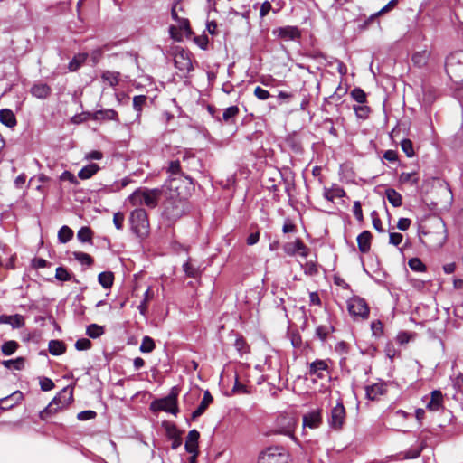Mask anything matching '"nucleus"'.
I'll use <instances>...</instances> for the list:
<instances>
[{
    "mask_svg": "<svg viewBox=\"0 0 463 463\" xmlns=\"http://www.w3.org/2000/svg\"><path fill=\"white\" fill-rule=\"evenodd\" d=\"M398 4V0H391L386 5H384L381 10L376 12L375 14H372L370 19H373L375 17H378L383 14H386L392 10Z\"/></svg>",
    "mask_w": 463,
    "mask_h": 463,
    "instance_id": "46",
    "label": "nucleus"
},
{
    "mask_svg": "<svg viewBox=\"0 0 463 463\" xmlns=\"http://www.w3.org/2000/svg\"><path fill=\"white\" fill-rule=\"evenodd\" d=\"M401 147L408 157H412L414 156L413 145L410 139H403L401 142Z\"/></svg>",
    "mask_w": 463,
    "mask_h": 463,
    "instance_id": "48",
    "label": "nucleus"
},
{
    "mask_svg": "<svg viewBox=\"0 0 463 463\" xmlns=\"http://www.w3.org/2000/svg\"><path fill=\"white\" fill-rule=\"evenodd\" d=\"M345 418V409L342 402H337V404L331 409L328 424L333 429L340 430L344 424Z\"/></svg>",
    "mask_w": 463,
    "mask_h": 463,
    "instance_id": "11",
    "label": "nucleus"
},
{
    "mask_svg": "<svg viewBox=\"0 0 463 463\" xmlns=\"http://www.w3.org/2000/svg\"><path fill=\"white\" fill-rule=\"evenodd\" d=\"M289 455L282 447H269L262 451L258 463H288Z\"/></svg>",
    "mask_w": 463,
    "mask_h": 463,
    "instance_id": "5",
    "label": "nucleus"
},
{
    "mask_svg": "<svg viewBox=\"0 0 463 463\" xmlns=\"http://www.w3.org/2000/svg\"><path fill=\"white\" fill-rule=\"evenodd\" d=\"M399 180L402 184L410 183L411 184H417L419 178L415 172H411V173L403 172L400 175Z\"/></svg>",
    "mask_w": 463,
    "mask_h": 463,
    "instance_id": "40",
    "label": "nucleus"
},
{
    "mask_svg": "<svg viewBox=\"0 0 463 463\" xmlns=\"http://www.w3.org/2000/svg\"><path fill=\"white\" fill-rule=\"evenodd\" d=\"M48 349L52 355H61L65 353L66 346L62 341L51 340L48 345Z\"/></svg>",
    "mask_w": 463,
    "mask_h": 463,
    "instance_id": "28",
    "label": "nucleus"
},
{
    "mask_svg": "<svg viewBox=\"0 0 463 463\" xmlns=\"http://www.w3.org/2000/svg\"><path fill=\"white\" fill-rule=\"evenodd\" d=\"M95 417H96V412L94 411H90V410L82 411L79 412L77 415V419L79 420H88L94 419Z\"/></svg>",
    "mask_w": 463,
    "mask_h": 463,
    "instance_id": "59",
    "label": "nucleus"
},
{
    "mask_svg": "<svg viewBox=\"0 0 463 463\" xmlns=\"http://www.w3.org/2000/svg\"><path fill=\"white\" fill-rule=\"evenodd\" d=\"M0 122L6 127L12 128L16 125V118L12 110L4 109L0 110Z\"/></svg>",
    "mask_w": 463,
    "mask_h": 463,
    "instance_id": "24",
    "label": "nucleus"
},
{
    "mask_svg": "<svg viewBox=\"0 0 463 463\" xmlns=\"http://www.w3.org/2000/svg\"><path fill=\"white\" fill-rule=\"evenodd\" d=\"M371 239L372 235L370 232L364 231L357 237V243L359 250L363 253H366L370 250L371 248Z\"/></svg>",
    "mask_w": 463,
    "mask_h": 463,
    "instance_id": "22",
    "label": "nucleus"
},
{
    "mask_svg": "<svg viewBox=\"0 0 463 463\" xmlns=\"http://www.w3.org/2000/svg\"><path fill=\"white\" fill-rule=\"evenodd\" d=\"M426 408L430 411H438L443 408V394L439 390H434L430 398L426 402Z\"/></svg>",
    "mask_w": 463,
    "mask_h": 463,
    "instance_id": "14",
    "label": "nucleus"
},
{
    "mask_svg": "<svg viewBox=\"0 0 463 463\" xmlns=\"http://www.w3.org/2000/svg\"><path fill=\"white\" fill-rule=\"evenodd\" d=\"M348 311L354 317L365 319L369 316V307L366 301L359 297L352 298L347 303Z\"/></svg>",
    "mask_w": 463,
    "mask_h": 463,
    "instance_id": "9",
    "label": "nucleus"
},
{
    "mask_svg": "<svg viewBox=\"0 0 463 463\" xmlns=\"http://www.w3.org/2000/svg\"><path fill=\"white\" fill-rule=\"evenodd\" d=\"M255 97L260 100H266L269 98L270 94L268 90L257 86L254 90Z\"/></svg>",
    "mask_w": 463,
    "mask_h": 463,
    "instance_id": "56",
    "label": "nucleus"
},
{
    "mask_svg": "<svg viewBox=\"0 0 463 463\" xmlns=\"http://www.w3.org/2000/svg\"><path fill=\"white\" fill-rule=\"evenodd\" d=\"M351 96L355 101H357L360 104H364L366 101V94L360 88L354 89L351 92Z\"/></svg>",
    "mask_w": 463,
    "mask_h": 463,
    "instance_id": "47",
    "label": "nucleus"
},
{
    "mask_svg": "<svg viewBox=\"0 0 463 463\" xmlns=\"http://www.w3.org/2000/svg\"><path fill=\"white\" fill-rule=\"evenodd\" d=\"M186 203L182 199H170L165 201L162 217L169 223H173L180 219L185 213Z\"/></svg>",
    "mask_w": 463,
    "mask_h": 463,
    "instance_id": "4",
    "label": "nucleus"
},
{
    "mask_svg": "<svg viewBox=\"0 0 463 463\" xmlns=\"http://www.w3.org/2000/svg\"><path fill=\"white\" fill-rule=\"evenodd\" d=\"M430 57V52L427 50H422L420 52H417L412 55V62L414 65L421 68L425 66L428 62Z\"/></svg>",
    "mask_w": 463,
    "mask_h": 463,
    "instance_id": "27",
    "label": "nucleus"
},
{
    "mask_svg": "<svg viewBox=\"0 0 463 463\" xmlns=\"http://www.w3.org/2000/svg\"><path fill=\"white\" fill-rule=\"evenodd\" d=\"M183 269L188 277L196 278L199 274V270L191 262L186 261L183 265Z\"/></svg>",
    "mask_w": 463,
    "mask_h": 463,
    "instance_id": "50",
    "label": "nucleus"
},
{
    "mask_svg": "<svg viewBox=\"0 0 463 463\" xmlns=\"http://www.w3.org/2000/svg\"><path fill=\"white\" fill-rule=\"evenodd\" d=\"M50 92V87L44 83L35 84L31 89L32 95L38 99H45L49 96Z\"/></svg>",
    "mask_w": 463,
    "mask_h": 463,
    "instance_id": "26",
    "label": "nucleus"
},
{
    "mask_svg": "<svg viewBox=\"0 0 463 463\" xmlns=\"http://www.w3.org/2000/svg\"><path fill=\"white\" fill-rule=\"evenodd\" d=\"M322 421L321 412L319 411H312L303 416V426L310 429L319 427Z\"/></svg>",
    "mask_w": 463,
    "mask_h": 463,
    "instance_id": "17",
    "label": "nucleus"
},
{
    "mask_svg": "<svg viewBox=\"0 0 463 463\" xmlns=\"http://www.w3.org/2000/svg\"><path fill=\"white\" fill-rule=\"evenodd\" d=\"M60 180L61 181H68V182H70L71 184H78L77 177L72 173H71L70 171H64L61 175Z\"/></svg>",
    "mask_w": 463,
    "mask_h": 463,
    "instance_id": "60",
    "label": "nucleus"
},
{
    "mask_svg": "<svg viewBox=\"0 0 463 463\" xmlns=\"http://www.w3.org/2000/svg\"><path fill=\"white\" fill-rule=\"evenodd\" d=\"M100 78L106 85L115 88L120 81L121 74L118 71H104Z\"/></svg>",
    "mask_w": 463,
    "mask_h": 463,
    "instance_id": "19",
    "label": "nucleus"
},
{
    "mask_svg": "<svg viewBox=\"0 0 463 463\" xmlns=\"http://www.w3.org/2000/svg\"><path fill=\"white\" fill-rule=\"evenodd\" d=\"M159 194L157 189L139 188L128 196V201L133 206L146 205L155 208L158 203Z\"/></svg>",
    "mask_w": 463,
    "mask_h": 463,
    "instance_id": "1",
    "label": "nucleus"
},
{
    "mask_svg": "<svg viewBox=\"0 0 463 463\" xmlns=\"http://www.w3.org/2000/svg\"><path fill=\"white\" fill-rule=\"evenodd\" d=\"M345 195V192L341 187H335L332 189H326L324 193V196L326 200L332 202L335 198H342Z\"/></svg>",
    "mask_w": 463,
    "mask_h": 463,
    "instance_id": "32",
    "label": "nucleus"
},
{
    "mask_svg": "<svg viewBox=\"0 0 463 463\" xmlns=\"http://www.w3.org/2000/svg\"><path fill=\"white\" fill-rule=\"evenodd\" d=\"M125 215L121 212L115 213L113 215V223L117 230L121 231L124 227Z\"/></svg>",
    "mask_w": 463,
    "mask_h": 463,
    "instance_id": "51",
    "label": "nucleus"
},
{
    "mask_svg": "<svg viewBox=\"0 0 463 463\" xmlns=\"http://www.w3.org/2000/svg\"><path fill=\"white\" fill-rule=\"evenodd\" d=\"M23 393L19 391L13 392L11 395L6 396L0 400L1 403L7 402L9 401H14L15 403L19 402L23 400Z\"/></svg>",
    "mask_w": 463,
    "mask_h": 463,
    "instance_id": "55",
    "label": "nucleus"
},
{
    "mask_svg": "<svg viewBox=\"0 0 463 463\" xmlns=\"http://www.w3.org/2000/svg\"><path fill=\"white\" fill-rule=\"evenodd\" d=\"M271 10V4L269 1H265L261 4L260 8V16L265 17Z\"/></svg>",
    "mask_w": 463,
    "mask_h": 463,
    "instance_id": "64",
    "label": "nucleus"
},
{
    "mask_svg": "<svg viewBox=\"0 0 463 463\" xmlns=\"http://www.w3.org/2000/svg\"><path fill=\"white\" fill-rule=\"evenodd\" d=\"M278 36L285 41H294L300 37V31L296 26L279 27L274 31Z\"/></svg>",
    "mask_w": 463,
    "mask_h": 463,
    "instance_id": "15",
    "label": "nucleus"
},
{
    "mask_svg": "<svg viewBox=\"0 0 463 463\" xmlns=\"http://www.w3.org/2000/svg\"><path fill=\"white\" fill-rule=\"evenodd\" d=\"M18 347L19 344L16 341L10 340L2 345L1 351L5 355H11L18 349Z\"/></svg>",
    "mask_w": 463,
    "mask_h": 463,
    "instance_id": "37",
    "label": "nucleus"
},
{
    "mask_svg": "<svg viewBox=\"0 0 463 463\" xmlns=\"http://www.w3.org/2000/svg\"><path fill=\"white\" fill-rule=\"evenodd\" d=\"M307 373L311 376H316L318 379L326 378L329 373V367L326 360L317 359L314 362L307 364Z\"/></svg>",
    "mask_w": 463,
    "mask_h": 463,
    "instance_id": "12",
    "label": "nucleus"
},
{
    "mask_svg": "<svg viewBox=\"0 0 463 463\" xmlns=\"http://www.w3.org/2000/svg\"><path fill=\"white\" fill-rule=\"evenodd\" d=\"M175 24H173L169 28V33L171 38L175 41L180 42L183 40L184 35L191 33L189 22L185 18L177 19Z\"/></svg>",
    "mask_w": 463,
    "mask_h": 463,
    "instance_id": "10",
    "label": "nucleus"
},
{
    "mask_svg": "<svg viewBox=\"0 0 463 463\" xmlns=\"http://www.w3.org/2000/svg\"><path fill=\"white\" fill-rule=\"evenodd\" d=\"M213 396L210 392L207 390L203 393V400L201 401L197 409L193 412L192 418L196 419L204 413L208 406L213 402Z\"/></svg>",
    "mask_w": 463,
    "mask_h": 463,
    "instance_id": "21",
    "label": "nucleus"
},
{
    "mask_svg": "<svg viewBox=\"0 0 463 463\" xmlns=\"http://www.w3.org/2000/svg\"><path fill=\"white\" fill-rule=\"evenodd\" d=\"M386 197H387L389 203L394 207H399L402 203V195L398 192H396L394 189H392V188L387 189L386 190Z\"/></svg>",
    "mask_w": 463,
    "mask_h": 463,
    "instance_id": "31",
    "label": "nucleus"
},
{
    "mask_svg": "<svg viewBox=\"0 0 463 463\" xmlns=\"http://www.w3.org/2000/svg\"><path fill=\"white\" fill-rule=\"evenodd\" d=\"M199 438L200 433L196 430H192L188 432L184 444L185 450L188 453L194 454V456H196Z\"/></svg>",
    "mask_w": 463,
    "mask_h": 463,
    "instance_id": "16",
    "label": "nucleus"
},
{
    "mask_svg": "<svg viewBox=\"0 0 463 463\" xmlns=\"http://www.w3.org/2000/svg\"><path fill=\"white\" fill-rule=\"evenodd\" d=\"M371 216H372V222H373V228L376 231H378L379 232H383V229L382 227V221L379 218L378 213H376V211H373L372 213H371Z\"/></svg>",
    "mask_w": 463,
    "mask_h": 463,
    "instance_id": "57",
    "label": "nucleus"
},
{
    "mask_svg": "<svg viewBox=\"0 0 463 463\" xmlns=\"http://www.w3.org/2000/svg\"><path fill=\"white\" fill-rule=\"evenodd\" d=\"M93 118L96 120L109 119V120L118 121V112L112 109H100V110H97L94 113Z\"/></svg>",
    "mask_w": 463,
    "mask_h": 463,
    "instance_id": "23",
    "label": "nucleus"
},
{
    "mask_svg": "<svg viewBox=\"0 0 463 463\" xmlns=\"http://www.w3.org/2000/svg\"><path fill=\"white\" fill-rule=\"evenodd\" d=\"M72 390H69L68 388L62 389L61 392L53 398L45 410L41 412V417L43 418L45 413L56 412L59 409L67 406L72 401Z\"/></svg>",
    "mask_w": 463,
    "mask_h": 463,
    "instance_id": "7",
    "label": "nucleus"
},
{
    "mask_svg": "<svg viewBox=\"0 0 463 463\" xmlns=\"http://www.w3.org/2000/svg\"><path fill=\"white\" fill-rule=\"evenodd\" d=\"M239 108L237 106H231L224 109L222 119L226 123H231L239 114Z\"/></svg>",
    "mask_w": 463,
    "mask_h": 463,
    "instance_id": "36",
    "label": "nucleus"
},
{
    "mask_svg": "<svg viewBox=\"0 0 463 463\" xmlns=\"http://www.w3.org/2000/svg\"><path fill=\"white\" fill-rule=\"evenodd\" d=\"M403 236L398 232H391L389 235V242L394 246H398L402 241Z\"/></svg>",
    "mask_w": 463,
    "mask_h": 463,
    "instance_id": "61",
    "label": "nucleus"
},
{
    "mask_svg": "<svg viewBox=\"0 0 463 463\" xmlns=\"http://www.w3.org/2000/svg\"><path fill=\"white\" fill-rule=\"evenodd\" d=\"M371 329L374 336H380L383 333L382 323L380 321L372 322Z\"/></svg>",
    "mask_w": 463,
    "mask_h": 463,
    "instance_id": "62",
    "label": "nucleus"
},
{
    "mask_svg": "<svg viewBox=\"0 0 463 463\" xmlns=\"http://www.w3.org/2000/svg\"><path fill=\"white\" fill-rule=\"evenodd\" d=\"M408 265L413 271L423 272L426 270V265L419 258L410 259Z\"/></svg>",
    "mask_w": 463,
    "mask_h": 463,
    "instance_id": "42",
    "label": "nucleus"
},
{
    "mask_svg": "<svg viewBox=\"0 0 463 463\" xmlns=\"http://www.w3.org/2000/svg\"><path fill=\"white\" fill-rule=\"evenodd\" d=\"M386 392L385 385L382 383H374L365 387L366 397L372 401L378 399Z\"/></svg>",
    "mask_w": 463,
    "mask_h": 463,
    "instance_id": "20",
    "label": "nucleus"
},
{
    "mask_svg": "<svg viewBox=\"0 0 463 463\" xmlns=\"http://www.w3.org/2000/svg\"><path fill=\"white\" fill-rule=\"evenodd\" d=\"M174 63L175 68L183 74H186L193 70L191 53L182 48L175 51Z\"/></svg>",
    "mask_w": 463,
    "mask_h": 463,
    "instance_id": "8",
    "label": "nucleus"
},
{
    "mask_svg": "<svg viewBox=\"0 0 463 463\" xmlns=\"http://www.w3.org/2000/svg\"><path fill=\"white\" fill-rule=\"evenodd\" d=\"M74 345L78 351H85L91 347V342L88 338H80L76 341Z\"/></svg>",
    "mask_w": 463,
    "mask_h": 463,
    "instance_id": "52",
    "label": "nucleus"
},
{
    "mask_svg": "<svg viewBox=\"0 0 463 463\" xmlns=\"http://www.w3.org/2000/svg\"><path fill=\"white\" fill-rule=\"evenodd\" d=\"M2 364L7 369L22 370L24 366V359L18 357L16 359L5 360Z\"/></svg>",
    "mask_w": 463,
    "mask_h": 463,
    "instance_id": "35",
    "label": "nucleus"
},
{
    "mask_svg": "<svg viewBox=\"0 0 463 463\" xmlns=\"http://www.w3.org/2000/svg\"><path fill=\"white\" fill-rule=\"evenodd\" d=\"M99 283L104 288H110L113 285L114 275L111 271H103L98 276Z\"/></svg>",
    "mask_w": 463,
    "mask_h": 463,
    "instance_id": "29",
    "label": "nucleus"
},
{
    "mask_svg": "<svg viewBox=\"0 0 463 463\" xmlns=\"http://www.w3.org/2000/svg\"><path fill=\"white\" fill-rule=\"evenodd\" d=\"M55 278L60 281H69L71 279V274L63 267H58L55 271Z\"/></svg>",
    "mask_w": 463,
    "mask_h": 463,
    "instance_id": "45",
    "label": "nucleus"
},
{
    "mask_svg": "<svg viewBox=\"0 0 463 463\" xmlns=\"http://www.w3.org/2000/svg\"><path fill=\"white\" fill-rule=\"evenodd\" d=\"M422 450V447L411 448L403 452V458L414 459L420 457Z\"/></svg>",
    "mask_w": 463,
    "mask_h": 463,
    "instance_id": "49",
    "label": "nucleus"
},
{
    "mask_svg": "<svg viewBox=\"0 0 463 463\" xmlns=\"http://www.w3.org/2000/svg\"><path fill=\"white\" fill-rule=\"evenodd\" d=\"M87 54L80 53L73 57V59L69 62L68 69L71 71H77L86 61Z\"/></svg>",
    "mask_w": 463,
    "mask_h": 463,
    "instance_id": "33",
    "label": "nucleus"
},
{
    "mask_svg": "<svg viewBox=\"0 0 463 463\" xmlns=\"http://www.w3.org/2000/svg\"><path fill=\"white\" fill-rule=\"evenodd\" d=\"M86 334L91 338H98L104 334V329L97 324H90L87 326Z\"/></svg>",
    "mask_w": 463,
    "mask_h": 463,
    "instance_id": "38",
    "label": "nucleus"
},
{
    "mask_svg": "<svg viewBox=\"0 0 463 463\" xmlns=\"http://www.w3.org/2000/svg\"><path fill=\"white\" fill-rule=\"evenodd\" d=\"M77 238L81 242L91 241L92 232L89 227H81L77 233Z\"/></svg>",
    "mask_w": 463,
    "mask_h": 463,
    "instance_id": "41",
    "label": "nucleus"
},
{
    "mask_svg": "<svg viewBox=\"0 0 463 463\" xmlns=\"http://www.w3.org/2000/svg\"><path fill=\"white\" fill-rule=\"evenodd\" d=\"M448 75L454 80L463 79V52L449 55L445 63Z\"/></svg>",
    "mask_w": 463,
    "mask_h": 463,
    "instance_id": "6",
    "label": "nucleus"
},
{
    "mask_svg": "<svg viewBox=\"0 0 463 463\" xmlns=\"http://www.w3.org/2000/svg\"><path fill=\"white\" fill-rule=\"evenodd\" d=\"M72 237L73 231L66 225H63L58 232V240L61 243L68 242Z\"/></svg>",
    "mask_w": 463,
    "mask_h": 463,
    "instance_id": "34",
    "label": "nucleus"
},
{
    "mask_svg": "<svg viewBox=\"0 0 463 463\" xmlns=\"http://www.w3.org/2000/svg\"><path fill=\"white\" fill-rule=\"evenodd\" d=\"M99 170V165L97 164L91 163L82 167L79 171L78 176L80 179L86 180L92 177Z\"/></svg>",
    "mask_w": 463,
    "mask_h": 463,
    "instance_id": "25",
    "label": "nucleus"
},
{
    "mask_svg": "<svg viewBox=\"0 0 463 463\" xmlns=\"http://www.w3.org/2000/svg\"><path fill=\"white\" fill-rule=\"evenodd\" d=\"M40 386L42 391L48 392L54 388V383L47 377H43L40 379Z\"/></svg>",
    "mask_w": 463,
    "mask_h": 463,
    "instance_id": "54",
    "label": "nucleus"
},
{
    "mask_svg": "<svg viewBox=\"0 0 463 463\" xmlns=\"http://www.w3.org/2000/svg\"><path fill=\"white\" fill-rule=\"evenodd\" d=\"M72 255L82 265L90 266L93 263V259L88 253L74 251Z\"/></svg>",
    "mask_w": 463,
    "mask_h": 463,
    "instance_id": "39",
    "label": "nucleus"
},
{
    "mask_svg": "<svg viewBox=\"0 0 463 463\" xmlns=\"http://www.w3.org/2000/svg\"><path fill=\"white\" fill-rule=\"evenodd\" d=\"M353 212H354V215L355 216V218L358 221L363 220V212H362V207H361V203L359 201H355L354 203Z\"/></svg>",
    "mask_w": 463,
    "mask_h": 463,
    "instance_id": "63",
    "label": "nucleus"
},
{
    "mask_svg": "<svg viewBox=\"0 0 463 463\" xmlns=\"http://www.w3.org/2000/svg\"><path fill=\"white\" fill-rule=\"evenodd\" d=\"M167 172L172 175L181 174V165L179 160H173L169 162Z\"/></svg>",
    "mask_w": 463,
    "mask_h": 463,
    "instance_id": "53",
    "label": "nucleus"
},
{
    "mask_svg": "<svg viewBox=\"0 0 463 463\" xmlns=\"http://www.w3.org/2000/svg\"><path fill=\"white\" fill-rule=\"evenodd\" d=\"M283 250L288 256H295L296 254H298L306 258L309 255V249L300 239H297L293 242L285 243L283 245Z\"/></svg>",
    "mask_w": 463,
    "mask_h": 463,
    "instance_id": "13",
    "label": "nucleus"
},
{
    "mask_svg": "<svg viewBox=\"0 0 463 463\" xmlns=\"http://www.w3.org/2000/svg\"><path fill=\"white\" fill-rule=\"evenodd\" d=\"M0 324L11 325L13 328H21L24 326V318L22 315H1Z\"/></svg>",
    "mask_w": 463,
    "mask_h": 463,
    "instance_id": "18",
    "label": "nucleus"
},
{
    "mask_svg": "<svg viewBox=\"0 0 463 463\" xmlns=\"http://www.w3.org/2000/svg\"><path fill=\"white\" fill-rule=\"evenodd\" d=\"M131 231L139 238H145L149 233L147 213L142 208L133 210L129 214Z\"/></svg>",
    "mask_w": 463,
    "mask_h": 463,
    "instance_id": "2",
    "label": "nucleus"
},
{
    "mask_svg": "<svg viewBox=\"0 0 463 463\" xmlns=\"http://www.w3.org/2000/svg\"><path fill=\"white\" fill-rule=\"evenodd\" d=\"M179 395V388L172 387L167 396L152 402L150 409L153 411H165L173 415H176L179 411L177 405V398Z\"/></svg>",
    "mask_w": 463,
    "mask_h": 463,
    "instance_id": "3",
    "label": "nucleus"
},
{
    "mask_svg": "<svg viewBox=\"0 0 463 463\" xmlns=\"http://www.w3.org/2000/svg\"><path fill=\"white\" fill-rule=\"evenodd\" d=\"M155 348V343L154 340L149 336H145L142 339V343L140 345L139 350L142 353H150Z\"/></svg>",
    "mask_w": 463,
    "mask_h": 463,
    "instance_id": "43",
    "label": "nucleus"
},
{
    "mask_svg": "<svg viewBox=\"0 0 463 463\" xmlns=\"http://www.w3.org/2000/svg\"><path fill=\"white\" fill-rule=\"evenodd\" d=\"M146 101V97L145 95H137L133 98V108L137 112V117H139Z\"/></svg>",
    "mask_w": 463,
    "mask_h": 463,
    "instance_id": "44",
    "label": "nucleus"
},
{
    "mask_svg": "<svg viewBox=\"0 0 463 463\" xmlns=\"http://www.w3.org/2000/svg\"><path fill=\"white\" fill-rule=\"evenodd\" d=\"M334 330L335 328L331 324L320 325L316 328V336L321 341H325Z\"/></svg>",
    "mask_w": 463,
    "mask_h": 463,
    "instance_id": "30",
    "label": "nucleus"
},
{
    "mask_svg": "<svg viewBox=\"0 0 463 463\" xmlns=\"http://www.w3.org/2000/svg\"><path fill=\"white\" fill-rule=\"evenodd\" d=\"M354 109L358 118H367L368 113H369V108L367 106H363V105L354 106Z\"/></svg>",
    "mask_w": 463,
    "mask_h": 463,
    "instance_id": "58",
    "label": "nucleus"
}]
</instances>
